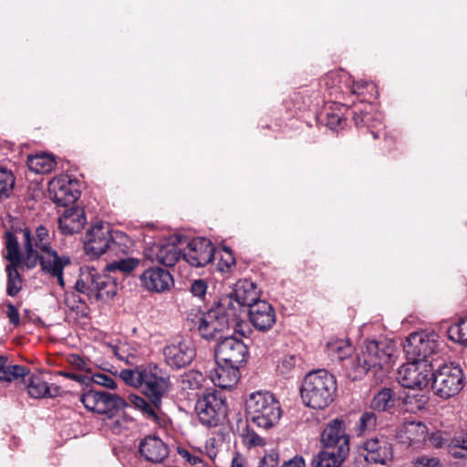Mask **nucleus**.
I'll list each match as a JSON object with an SVG mask.
<instances>
[{"label": "nucleus", "mask_w": 467, "mask_h": 467, "mask_svg": "<svg viewBox=\"0 0 467 467\" xmlns=\"http://www.w3.org/2000/svg\"><path fill=\"white\" fill-rule=\"evenodd\" d=\"M394 351V343L387 339L367 341L360 354L348 361L347 377L352 380L361 379L370 369L389 364Z\"/></svg>", "instance_id": "7ed1b4c3"}, {"label": "nucleus", "mask_w": 467, "mask_h": 467, "mask_svg": "<svg viewBox=\"0 0 467 467\" xmlns=\"http://www.w3.org/2000/svg\"><path fill=\"white\" fill-rule=\"evenodd\" d=\"M145 367L122 369L119 378L129 386L140 389Z\"/></svg>", "instance_id": "c03bdc74"}, {"label": "nucleus", "mask_w": 467, "mask_h": 467, "mask_svg": "<svg viewBox=\"0 0 467 467\" xmlns=\"http://www.w3.org/2000/svg\"><path fill=\"white\" fill-rule=\"evenodd\" d=\"M395 404V393L389 388L382 389L371 400V408L378 411H389Z\"/></svg>", "instance_id": "4c0bfd02"}, {"label": "nucleus", "mask_w": 467, "mask_h": 467, "mask_svg": "<svg viewBox=\"0 0 467 467\" xmlns=\"http://www.w3.org/2000/svg\"><path fill=\"white\" fill-rule=\"evenodd\" d=\"M139 263L140 261L135 258H121L109 264L107 269L110 272L119 271L124 274H130L139 265Z\"/></svg>", "instance_id": "09e8293b"}, {"label": "nucleus", "mask_w": 467, "mask_h": 467, "mask_svg": "<svg viewBox=\"0 0 467 467\" xmlns=\"http://www.w3.org/2000/svg\"><path fill=\"white\" fill-rule=\"evenodd\" d=\"M260 301V291L249 279H240L235 283V302L241 306H247Z\"/></svg>", "instance_id": "c756f323"}, {"label": "nucleus", "mask_w": 467, "mask_h": 467, "mask_svg": "<svg viewBox=\"0 0 467 467\" xmlns=\"http://www.w3.org/2000/svg\"><path fill=\"white\" fill-rule=\"evenodd\" d=\"M429 430L421 421L404 422L398 430L396 438L406 447L420 448L426 441Z\"/></svg>", "instance_id": "6ab92c4d"}, {"label": "nucleus", "mask_w": 467, "mask_h": 467, "mask_svg": "<svg viewBox=\"0 0 467 467\" xmlns=\"http://www.w3.org/2000/svg\"><path fill=\"white\" fill-rule=\"evenodd\" d=\"M6 317H8L9 322L15 326H17L20 322L19 312L11 303L6 306Z\"/></svg>", "instance_id": "e2e57ef3"}, {"label": "nucleus", "mask_w": 467, "mask_h": 467, "mask_svg": "<svg viewBox=\"0 0 467 467\" xmlns=\"http://www.w3.org/2000/svg\"><path fill=\"white\" fill-rule=\"evenodd\" d=\"M109 223L98 222L92 225L85 236L84 248L86 254L92 257H99L109 250L111 236Z\"/></svg>", "instance_id": "2eb2a0df"}, {"label": "nucleus", "mask_w": 467, "mask_h": 467, "mask_svg": "<svg viewBox=\"0 0 467 467\" xmlns=\"http://www.w3.org/2000/svg\"><path fill=\"white\" fill-rule=\"evenodd\" d=\"M439 335L434 331H418L410 334L404 345V351L410 360L426 361L437 351Z\"/></svg>", "instance_id": "9b49d317"}, {"label": "nucleus", "mask_w": 467, "mask_h": 467, "mask_svg": "<svg viewBox=\"0 0 467 467\" xmlns=\"http://www.w3.org/2000/svg\"><path fill=\"white\" fill-rule=\"evenodd\" d=\"M238 354L242 357L240 360L235 358V362H238L240 365L242 363H246L248 358V348L241 339H238L235 337V354Z\"/></svg>", "instance_id": "13d9d810"}, {"label": "nucleus", "mask_w": 467, "mask_h": 467, "mask_svg": "<svg viewBox=\"0 0 467 467\" xmlns=\"http://www.w3.org/2000/svg\"><path fill=\"white\" fill-rule=\"evenodd\" d=\"M192 322L197 326L200 335L209 340L223 338V332L229 328L226 319H217L213 314L206 312L196 315Z\"/></svg>", "instance_id": "412c9836"}, {"label": "nucleus", "mask_w": 467, "mask_h": 467, "mask_svg": "<svg viewBox=\"0 0 467 467\" xmlns=\"http://www.w3.org/2000/svg\"><path fill=\"white\" fill-rule=\"evenodd\" d=\"M26 385L28 394L34 399L55 398L61 393L60 388L48 384L42 374H29L27 371Z\"/></svg>", "instance_id": "a878e982"}, {"label": "nucleus", "mask_w": 467, "mask_h": 467, "mask_svg": "<svg viewBox=\"0 0 467 467\" xmlns=\"http://www.w3.org/2000/svg\"><path fill=\"white\" fill-rule=\"evenodd\" d=\"M352 350V346L348 340L336 339L327 344V353L328 357H330L332 360H346L344 364L345 368L348 361L353 358L350 357Z\"/></svg>", "instance_id": "2f4dec72"}, {"label": "nucleus", "mask_w": 467, "mask_h": 467, "mask_svg": "<svg viewBox=\"0 0 467 467\" xmlns=\"http://www.w3.org/2000/svg\"><path fill=\"white\" fill-rule=\"evenodd\" d=\"M375 88L374 84L368 81H358L355 82L350 76V83L347 88V97H356L360 104H364L368 101L370 96H368L369 90H373Z\"/></svg>", "instance_id": "58836bf2"}, {"label": "nucleus", "mask_w": 467, "mask_h": 467, "mask_svg": "<svg viewBox=\"0 0 467 467\" xmlns=\"http://www.w3.org/2000/svg\"><path fill=\"white\" fill-rule=\"evenodd\" d=\"M377 423V417L372 411H365L357 425L358 435H362L366 431L374 430Z\"/></svg>", "instance_id": "8fccbe9b"}, {"label": "nucleus", "mask_w": 467, "mask_h": 467, "mask_svg": "<svg viewBox=\"0 0 467 467\" xmlns=\"http://www.w3.org/2000/svg\"><path fill=\"white\" fill-rule=\"evenodd\" d=\"M112 239L110 240L109 251L114 254H128L132 247V240L122 232H114L111 234Z\"/></svg>", "instance_id": "ea45409f"}, {"label": "nucleus", "mask_w": 467, "mask_h": 467, "mask_svg": "<svg viewBox=\"0 0 467 467\" xmlns=\"http://www.w3.org/2000/svg\"><path fill=\"white\" fill-rule=\"evenodd\" d=\"M123 410L119 409L105 414L107 416L104 419L105 425L114 433H120L123 430L129 429L130 425L133 423L132 418L126 415Z\"/></svg>", "instance_id": "72a5a7b5"}, {"label": "nucleus", "mask_w": 467, "mask_h": 467, "mask_svg": "<svg viewBox=\"0 0 467 467\" xmlns=\"http://www.w3.org/2000/svg\"><path fill=\"white\" fill-rule=\"evenodd\" d=\"M145 256L150 261L173 266L181 259L182 251L174 244L156 243L145 250Z\"/></svg>", "instance_id": "b1692460"}, {"label": "nucleus", "mask_w": 467, "mask_h": 467, "mask_svg": "<svg viewBox=\"0 0 467 467\" xmlns=\"http://www.w3.org/2000/svg\"><path fill=\"white\" fill-rule=\"evenodd\" d=\"M420 361L411 360L407 364H403L398 370L397 379L399 383L407 389H422L428 386L431 378L429 375L420 370Z\"/></svg>", "instance_id": "aec40b11"}, {"label": "nucleus", "mask_w": 467, "mask_h": 467, "mask_svg": "<svg viewBox=\"0 0 467 467\" xmlns=\"http://www.w3.org/2000/svg\"><path fill=\"white\" fill-rule=\"evenodd\" d=\"M163 355L170 367L181 368L192 361L195 349L190 340L178 338L164 348Z\"/></svg>", "instance_id": "f3484780"}, {"label": "nucleus", "mask_w": 467, "mask_h": 467, "mask_svg": "<svg viewBox=\"0 0 467 467\" xmlns=\"http://www.w3.org/2000/svg\"><path fill=\"white\" fill-rule=\"evenodd\" d=\"M244 325V323L243 321H238L237 318H235V328H234L235 335L240 334L243 337H246V332L243 328Z\"/></svg>", "instance_id": "774afa93"}, {"label": "nucleus", "mask_w": 467, "mask_h": 467, "mask_svg": "<svg viewBox=\"0 0 467 467\" xmlns=\"http://www.w3.org/2000/svg\"><path fill=\"white\" fill-rule=\"evenodd\" d=\"M169 389L170 378L166 373L156 365L150 364L145 367L140 389L154 407L161 406V400Z\"/></svg>", "instance_id": "f8f14e48"}, {"label": "nucleus", "mask_w": 467, "mask_h": 467, "mask_svg": "<svg viewBox=\"0 0 467 467\" xmlns=\"http://www.w3.org/2000/svg\"><path fill=\"white\" fill-rule=\"evenodd\" d=\"M178 453L192 466H198L202 462L200 456L194 455L185 449L179 448Z\"/></svg>", "instance_id": "052dcab7"}, {"label": "nucleus", "mask_w": 467, "mask_h": 467, "mask_svg": "<svg viewBox=\"0 0 467 467\" xmlns=\"http://www.w3.org/2000/svg\"><path fill=\"white\" fill-rule=\"evenodd\" d=\"M338 104L342 107L347 106L345 102H335L326 112V125L332 130L342 129L346 122Z\"/></svg>", "instance_id": "a19ab883"}, {"label": "nucleus", "mask_w": 467, "mask_h": 467, "mask_svg": "<svg viewBox=\"0 0 467 467\" xmlns=\"http://www.w3.org/2000/svg\"><path fill=\"white\" fill-rule=\"evenodd\" d=\"M15 186V176L11 171L0 168V198L10 195Z\"/></svg>", "instance_id": "de8ad7c7"}, {"label": "nucleus", "mask_w": 467, "mask_h": 467, "mask_svg": "<svg viewBox=\"0 0 467 467\" xmlns=\"http://www.w3.org/2000/svg\"><path fill=\"white\" fill-rule=\"evenodd\" d=\"M141 285L152 292H164L173 285V278L168 270L161 267H150L140 276Z\"/></svg>", "instance_id": "4be33fe9"}, {"label": "nucleus", "mask_w": 467, "mask_h": 467, "mask_svg": "<svg viewBox=\"0 0 467 467\" xmlns=\"http://www.w3.org/2000/svg\"><path fill=\"white\" fill-rule=\"evenodd\" d=\"M26 375V367L11 364L6 357L0 356V381L12 382L20 378L25 379Z\"/></svg>", "instance_id": "473e14b6"}, {"label": "nucleus", "mask_w": 467, "mask_h": 467, "mask_svg": "<svg viewBox=\"0 0 467 467\" xmlns=\"http://www.w3.org/2000/svg\"><path fill=\"white\" fill-rule=\"evenodd\" d=\"M360 448L368 463L386 465L394 458L393 445L384 435L367 439Z\"/></svg>", "instance_id": "4468645a"}, {"label": "nucleus", "mask_w": 467, "mask_h": 467, "mask_svg": "<svg viewBox=\"0 0 467 467\" xmlns=\"http://www.w3.org/2000/svg\"><path fill=\"white\" fill-rule=\"evenodd\" d=\"M85 223V213L80 208L67 209L58 219L59 229L64 234L78 233Z\"/></svg>", "instance_id": "c85d7f7f"}, {"label": "nucleus", "mask_w": 467, "mask_h": 467, "mask_svg": "<svg viewBox=\"0 0 467 467\" xmlns=\"http://www.w3.org/2000/svg\"><path fill=\"white\" fill-rule=\"evenodd\" d=\"M234 335L225 336L217 345L215 359L217 368L211 373L213 384L221 389H231L234 376Z\"/></svg>", "instance_id": "6e6552de"}, {"label": "nucleus", "mask_w": 467, "mask_h": 467, "mask_svg": "<svg viewBox=\"0 0 467 467\" xmlns=\"http://www.w3.org/2000/svg\"><path fill=\"white\" fill-rule=\"evenodd\" d=\"M195 411L202 425L217 426L227 415L226 397L221 390H206L198 398Z\"/></svg>", "instance_id": "0eeeda50"}, {"label": "nucleus", "mask_w": 467, "mask_h": 467, "mask_svg": "<svg viewBox=\"0 0 467 467\" xmlns=\"http://www.w3.org/2000/svg\"><path fill=\"white\" fill-rule=\"evenodd\" d=\"M247 418L263 429L275 426L282 416L280 402L269 391H255L249 394L244 400Z\"/></svg>", "instance_id": "39448f33"}, {"label": "nucleus", "mask_w": 467, "mask_h": 467, "mask_svg": "<svg viewBox=\"0 0 467 467\" xmlns=\"http://www.w3.org/2000/svg\"><path fill=\"white\" fill-rule=\"evenodd\" d=\"M336 377L326 369L307 373L300 387L303 403L313 410L327 408L337 396Z\"/></svg>", "instance_id": "20e7f679"}, {"label": "nucleus", "mask_w": 467, "mask_h": 467, "mask_svg": "<svg viewBox=\"0 0 467 467\" xmlns=\"http://www.w3.org/2000/svg\"><path fill=\"white\" fill-rule=\"evenodd\" d=\"M349 440L346 422L342 418L329 420L320 433L322 449L313 458L311 464L341 467L349 453Z\"/></svg>", "instance_id": "f03ea898"}, {"label": "nucleus", "mask_w": 467, "mask_h": 467, "mask_svg": "<svg viewBox=\"0 0 467 467\" xmlns=\"http://www.w3.org/2000/svg\"><path fill=\"white\" fill-rule=\"evenodd\" d=\"M68 363L79 371L89 372L90 368L88 362L78 354H71L67 357Z\"/></svg>", "instance_id": "6e6d98bb"}, {"label": "nucleus", "mask_w": 467, "mask_h": 467, "mask_svg": "<svg viewBox=\"0 0 467 467\" xmlns=\"http://www.w3.org/2000/svg\"><path fill=\"white\" fill-rule=\"evenodd\" d=\"M371 109V104L364 103L361 104V107L354 105V108L351 109L352 119L358 128L367 127L373 138L378 139L379 137V130L375 131L372 129L381 126L382 123L380 119Z\"/></svg>", "instance_id": "cd10ccee"}, {"label": "nucleus", "mask_w": 467, "mask_h": 467, "mask_svg": "<svg viewBox=\"0 0 467 467\" xmlns=\"http://www.w3.org/2000/svg\"><path fill=\"white\" fill-rule=\"evenodd\" d=\"M124 353L125 350L123 349V348H120L116 351V355L118 356L119 359L125 361L127 364L134 366V368L140 367L139 362L140 358L139 356L133 353L124 355Z\"/></svg>", "instance_id": "4d7b16f0"}, {"label": "nucleus", "mask_w": 467, "mask_h": 467, "mask_svg": "<svg viewBox=\"0 0 467 467\" xmlns=\"http://www.w3.org/2000/svg\"><path fill=\"white\" fill-rule=\"evenodd\" d=\"M278 455L276 453L268 454L263 457L258 467H277Z\"/></svg>", "instance_id": "0e129e2a"}, {"label": "nucleus", "mask_w": 467, "mask_h": 467, "mask_svg": "<svg viewBox=\"0 0 467 467\" xmlns=\"http://www.w3.org/2000/svg\"><path fill=\"white\" fill-rule=\"evenodd\" d=\"M91 378L94 383L103 386L107 389H115L117 388V383L114 379L107 374L95 373Z\"/></svg>", "instance_id": "5fc2aeb1"}, {"label": "nucleus", "mask_w": 467, "mask_h": 467, "mask_svg": "<svg viewBox=\"0 0 467 467\" xmlns=\"http://www.w3.org/2000/svg\"><path fill=\"white\" fill-rule=\"evenodd\" d=\"M204 376L197 370H189L181 376V385L183 389H197L202 387Z\"/></svg>", "instance_id": "49530a36"}, {"label": "nucleus", "mask_w": 467, "mask_h": 467, "mask_svg": "<svg viewBox=\"0 0 467 467\" xmlns=\"http://www.w3.org/2000/svg\"><path fill=\"white\" fill-rule=\"evenodd\" d=\"M240 429V426H238ZM240 438L242 443L246 448H252L256 446H264V439L261 438L254 430L250 429L246 423H244V427H241Z\"/></svg>", "instance_id": "a18cd8bd"}, {"label": "nucleus", "mask_w": 467, "mask_h": 467, "mask_svg": "<svg viewBox=\"0 0 467 467\" xmlns=\"http://www.w3.org/2000/svg\"><path fill=\"white\" fill-rule=\"evenodd\" d=\"M27 166L35 173H47L54 169L56 161L53 156L41 153L29 156L27 158Z\"/></svg>", "instance_id": "f704fd0d"}, {"label": "nucleus", "mask_w": 467, "mask_h": 467, "mask_svg": "<svg viewBox=\"0 0 467 467\" xmlns=\"http://www.w3.org/2000/svg\"><path fill=\"white\" fill-rule=\"evenodd\" d=\"M233 292L223 295L216 299L213 306L206 313L213 314L217 319H226L229 324L230 317L234 316V296Z\"/></svg>", "instance_id": "7c9ffc66"}, {"label": "nucleus", "mask_w": 467, "mask_h": 467, "mask_svg": "<svg viewBox=\"0 0 467 467\" xmlns=\"http://www.w3.org/2000/svg\"><path fill=\"white\" fill-rule=\"evenodd\" d=\"M430 441L431 444L436 448H441L445 445H448V440L445 438L444 433L441 431L433 432L430 437Z\"/></svg>", "instance_id": "680f3d73"}, {"label": "nucleus", "mask_w": 467, "mask_h": 467, "mask_svg": "<svg viewBox=\"0 0 467 467\" xmlns=\"http://www.w3.org/2000/svg\"><path fill=\"white\" fill-rule=\"evenodd\" d=\"M65 305L73 311H82L85 307V303L81 300L78 295L75 293H67L64 299Z\"/></svg>", "instance_id": "603ef678"}, {"label": "nucleus", "mask_w": 467, "mask_h": 467, "mask_svg": "<svg viewBox=\"0 0 467 467\" xmlns=\"http://www.w3.org/2000/svg\"><path fill=\"white\" fill-rule=\"evenodd\" d=\"M48 193L57 204L68 206L73 204L80 196L77 183L67 175H60L49 182Z\"/></svg>", "instance_id": "dca6fc26"}, {"label": "nucleus", "mask_w": 467, "mask_h": 467, "mask_svg": "<svg viewBox=\"0 0 467 467\" xmlns=\"http://www.w3.org/2000/svg\"><path fill=\"white\" fill-rule=\"evenodd\" d=\"M447 334L451 340L467 347V316L450 326Z\"/></svg>", "instance_id": "79ce46f5"}, {"label": "nucleus", "mask_w": 467, "mask_h": 467, "mask_svg": "<svg viewBox=\"0 0 467 467\" xmlns=\"http://www.w3.org/2000/svg\"><path fill=\"white\" fill-rule=\"evenodd\" d=\"M282 467H306V463L302 456L296 455L285 462Z\"/></svg>", "instance_id": "338daca9"}, {"label": "nucleus", "mask_w": 467, "mask_h": 467, "mask_svg": "<svg viewBox=\"0 0 467 467\" xmlns=\"http://www.w3.org/2000/svg\"><path fill=\"white\" fill-rule=\"evenodd\" d=\"M297 358L295 355L284 356L277 364V370L281 374L289 373L296 365Z\"/></svg>", "instance_id": "3c124183"}, {"label": "nucleus", "mask_w": 467, "mask_h": 467, "mask_svg": "<svg viewBox=\"0 0 467 467\" xmlns=\"http://www.w3.org/2000/svg\"><path fill=\"white\" fill-rule=\"evenodd\" d=\"M130 401L134 405L135 408L140 410L143 415L150 420L160 424L161 421V417L160 415V408L154 407V405L138 395H130Z\"/></svg>", "instance_id": "e433bc0d"}, {"label": "nucleus", "mask_w": 467, "mask_h": 467, "mask_svg": "<svg viewBox=\"0 0 467 467\" xmlns=\"http://www.w3.org/2000/svg\"><path fill=\"white\" fill-rule=\"evenodd\" d=\"M205 451L208 455V457L211 460H214L216 457V451H215V440L210 439L205 443Z\"/></svg>", "instance_id": "69168bd1"}, {"label": "nucleus", "mask_w": 467, "mask_h": 467, "mask_svg": "<svg viewBox=\"0 0 467 467\" xmlns=\"http://www.w3.org/2000/svg\"><path fill=\"white\" fill-rule=\"evenodd\" d=\"M14 228L22 242L25 266L34 268L39 264L42 272L63 289L64 269L71 261L52 248L54 233L44 225H38L34 232L26 223Z\"/></svg>", "instance_id": "f257e3e1"}, {"label": "nucleus", "mask_w": 467, "mask_h": 467, "mask_svg": "<svg viewBox=\"0 0 467 467\" xmlns=\"http://www.w3.org/2000/svg\"><path fill=\"white\" fill-rule=\"evenodd\" d=\"M212 260H213L218 272L231 275L232 265H234V254L229 247H223L218 250L214 249Z\"/></svg>", "instance_id": "c9c22d12"}, {"label": "nucleus", "mask_w": 467, "mask_h": 467, "mask_svg": "<svg viewBox=\"0 0 467 467\" xmlns=\"http://www.w3.org/2000/svg\"><path fill=\"white\" fill-rule=\"evenodd\" d=\"M431 389L438 397L448 400L464 387V374L460 365L453 362L440 366L431 373Z\"/></svg>", "instance_id": "423d86ee"}, {"label": "nucleus", "mask_w": 467, "mask_h": 467, "mask_svg": "<svg viewBox=\"0 0 467 467\" xmlns=\"http://www.w3.org/2000/svg\"><path fill=\"white\" fill-rule=\"evenodd\" d=\"M447 448L453 458L467 460V435L453 436Z\"/></svg>", "instance_id": "37998d69"}, {"label": "nucleus", "mask_w": 467, "mask_h": 467, "mask_svg": "<svg viewBox=\"0 0 467 467\" xmlns=\"http://www.w3.org/2000/svg\"><path fill=\"white\" fill-rule=\"evenodd\" d=\"M214 247L210 240L204 237L192 239L182 254V259L190 265L202 267L212 261Z\"/></svg>", "instance_id": "a211bd4d"}, {"label": "nucleus", "mask_w": 467, "mask_h": 467, "mask_svg": "<svg viewBox=\"0 0 467 467\" xmlns=\"http://www.w3.org/2000/svg\"><path fill=\"white\" fill-rule=\"evenodd\" d=\"M413 467H442L439 459L422 456L419 458Z\"/></svg>", "instance_id": "bf43d9fd"}, {"label": "nucleus", "mask_w": 467, "mask_h": 467, "mask_svg": "<svg viewBox=\"0 0 467 467\" xmlns=\"http://www.w3.org/2000/svg\"><path fill=\"white\" fill-rule=\"evenodd\" d=\"M5 258L9 264L5 267L7 274L6 293L10 296H16L22 288V278L17 268L24 264V249L21 250L19 238L15 228L5 233Z\"/></svg>", "instance_id": "1a4fd4ad"}, {"label": "nucleus", "mask_w": 467, "mask_h": 467, "mask_svg": "<svg viewBox=\"0 0 467 467\" xmlns=\"http://www.w3.org/2000/svg\"><path fill=\"white\" fill-rule=\"evenodd\" d=\"M207 283L202 279H196L191 285V293L200 300H204L207 293Z\"/></svg>", "instance_id": "864d4df0"}, {"label": "nucleus", "mask_w": 467, "mask_h": 467, "mask_svg": "<svg viewBox=\"0 0 467 467\" xmlns=\"http://www.w3.org/2000/svg\"><path fill=\"white\" fill-rule=\"evenodd\" d=\"M251 324L259 331H268L275 323V312L273 306L265 300L252 304L248 308Z\"/></svg>", "instance_id": "5701e85b"}, {"label": "nucleus", "mask_w": 467, "mask_h": 467, "mask_svg": "<svg viewBox=\"0 0 467 467\" xmlns=\"http://www.w3.org/2000/svg\"><path fill=\"white\" fill-rule=\"evenodd\" d=\"M139 451L145 460L150 462H161L169 454L168 446L155 435H149L140 441Z\"/></svg>", "instance_id": "bb28decb"}, {"label": "nucleus", "mask_w": 467, "mask_h": 467, "mask_svg": "<svg viewBox=\"0 0 467 467\" xmlns=\"http://www.w3.org/2000/svg\"><path fill=\"white\" fill-rule=\"evenodd\" d=\"M349 83L350 75L342 69L329 71L321 78V85L335 99H345Z\"/></svg>", "instance_id": "393cba45"}, {"label": "nucleus", "mask_w": 467, "mask_h": 467, "mask_svg": "<svg viewBox=\"0 0 467 467\" xmlns=\"http://www.w3.org/2000/svg\"><path fill=\"white\" fill-rule=\"evenodd\" d=\"M116 281L106 275H99L95 270L82 274L77 281L75 288L95 300L108 301L117 293Z\"/></svg>", "instance_id": "9d476101"}, {"label": "nucleus", "mask_w": 467, "mask_h": 467, "mask_svg": "<svg viewBox=\"0 0 467 467\" xmlns=\"http://www.w3.org/2000/svg\"><path fill=\"white\" fill-rule=\"evenodd\" d=\"M80 401L87 410L104 415L128 407L127 401L119 395L106 391H87L80 396Z\"/></svg>", "instance_id": "ddd939ff"}]
</instances>
